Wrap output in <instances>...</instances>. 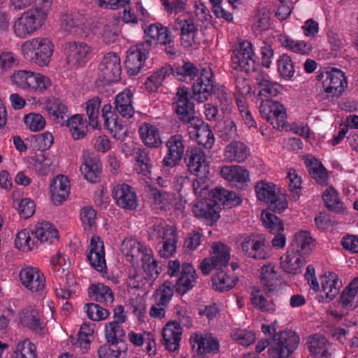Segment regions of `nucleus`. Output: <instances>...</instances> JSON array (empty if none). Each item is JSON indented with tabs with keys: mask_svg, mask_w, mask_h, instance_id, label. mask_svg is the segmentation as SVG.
<instances>
[{
	"mask_svg": "<svg viewBox=\"0 0 358 358\" xmlns=\"http://www.w3.org/2000/svg\"><path fill=\"white\" fill-rule=\"evenodd\" d=\"M176 99V112L179 120L189 124V133L194 134L198 144L206 148H211L215 142L213 133L208 124H205L201 119L195 116L194 105L189 101V88L179 87Z\"/></svg>",
	"mask_w": 358,
	"mask_h": 358,
	"instance_id": "f257e3e1",
	"label": "nucleus"
},
{
	"mask_svg": "<svg viewBox=\"0 0 358 358\" xmlns=\"http://www.w3.org/2000/svg\"><path fill=\"white\" fill-rule=\"evenodd\" d=\"M52 0H36L35 5L23 12L13 23V31L20 38H26L45 24L51 8Z\"/></svg>",
	"mask_w": 358,
	"mask_h": 358,
	"instance_id": "f03ea898",
	"label": "nucleus"
},
{
	"mask_svg": "<svg viewBox=\"0 0 358 358\" xmlns=\"http://www.w3.org/2000/svg\"><path fill=\"white\" fill-rule=\"evenodd\" d=\"M121 251L126 259L133 266L138 265L142 262L143 267L150 280H155L157 275V261L153 258V254L150 250L144 248L140 242L136 239H124L121 245Z\"/></svg>",
	"mask_w": 358,
	"mask_h": 358,
	"instance_id": "7ed1b4c3",
	"label": "nucleus"
},
{
	"mask_svg": "<svg viewBox=\"0 0 358 358\" xmlns=\"http://www.w3.org/2000/svg\"><path fill=\"white\" fill-rule=\"evenodd\" d=\"M277 324V321H275L271 324L275 334L268 349V355L269 358H289L297 348L299 337L291 330L275 333Z\"/></svg>",
	"mask_w": 358,
	"mask_h": 358,
	"instance_id": "20e7f679",
	"label": "nucleus"
},
{
	"mask_svg": "<svg viewBox=\"0 0 358 358\" xmlns=\"http://www.w3.org/2000/svg\"><path fill=\"white\" fill-rule=\"evenodd\" d=\"M24 57L40 66H48L53 52V45L47 38L37 37L22 45Z\"/></svg>",
	"mask_w": 358,
	"mask_h": 358,
	"instance_id": "39448f33",
	"label": "nucleus"
},
{
	"mask_svg": "<svg viewBox=\"0 0 358 358\" xmlns=\"http://www.w3.org/2000/svg\"><path fill=\"white\" fill-rule=\"evenodd\" d=\"M11 81L17 87L31 92H43L51 85L50 80L46 76L27 70L15 71Z\"/></svg>",
	"mask_w": 358,
	"mask_h": 358,
	"instance_id": "423d86ee",
	"label": "nucleus"
},
{
	"mask_svg": "<svg viewBox=\"0 0 358 358\" xmlns=\"http://www.w3.org/2000/svg\"><path fill=\"white\" fill-rule=\"evenodd\" d=\"M255 192L259 200L266 203L268 210L273 213H281L287 208V201L283 195H277L275 185L259 181L255 185Z\"/></svg>",
	"mask_w": 358,
	"mask_h": 358,
	"instance_id": "0eeeda50",
	"label": "nucleus"
},
{
	"mask_svg": "<svg viewBox=\"0 0 358 358\" xmlns=\"http://www.w3.org/2000/svg\"><path fill=\"white\" fill-rule=\"evenodd\" d=\"M98 80L103 85L120 80L121 65L120 57L114 52L104 55L98 68Z\"/></svg>",
	"mask_w": 358,
	"mask_h": 358,
	"instance_id": "6e6552de",
	"label": "nucleus"
},
{
	"mask_svg": "<svg viewBox=\"0 0 358 358\" xmlns=\"http://www.w3.org/2000/svg\"><path fill=\"white\" fill-rule=\"evenodd\" d=\"M259 112L262 117L269 122L274 129H280L285 126L286 110L280 102L269 99L262 101Z\"/></svg>",
	"mask_w": 358,
	"mask_h": 358,
	"instance_id": "1a4fd4ad",
	"label": "nucleus"
},
{
	"mask_svg": "<svg viewBox=\"0 0 358 358\" xmlns=\"http://www.w3.org/2000/svg\"><path fill=\"white\" fill-rule=\"evenodd\" d=\"M213 83L212 70L210 69H202L200 76L192 87V97L201 103L206 101L215 92V85ZM191 98L192 96L189 94V100Z\"/></svg>",
	"mask_w": 358,
	"mask_h": 358,
	"instance_id": "9d476101",
	"label": "nucleus"
},
{
	"mask_svg": "<svg viewBox=\"0 0 358 358\" xmlns=\"http://www.w3.org/2000/svg\"><path fill=\"white\" fill-rule=\"evenodd\" d=\"M185 160L191 173L196 176L206 177L209 173V166L204 151L199 147L188 148L185 152Z\"/></svg>",
	"mask_w": 358,
	"mask_h": 358,
	"instance_id": "9b49d317",
	"label": "nucleus"
},
{
	"mask_svg": "<svg viewBox=\"0 0 358 358\" xmlns=\"http://www.w3.org/2000/svg\"><path fill=\"white\" fill-rule=\"evenodd\" d=\"M232 56V68L234 70L248 73L255 70V61L251 43L244 41L234 52Z\"/></svg>",
	"mask_w": 358,
	"mask_h": 358,
	"instance_id": "f8f14e48",
	"label": "nucleus"
},
{
	"mask_svg": "<svg viewBox=\"0 0 358 358\" xmlns=\"http://www.w3.org/2000/svg\"><path fill=\"white\" fill-rule=\"evenodd\" d=\"M324 77L322 73L318 76ZM325 80L322 81V87L326 93L330 94L331 96H339L344 92L347 87V80L344 73L337 69H332L330 71L325 72Z\"/></svg>",
	"mask_w": 358,
	"mask_h": 358,
	"instance_id": "ddd939ff",
	"label": "nucleus"
},
{
	"mask_svg": "<svg viewBox=\"0 0 358 358\" xmlns=\"http://www.w3.org/2000/svg\"><path fill=\"white\" fill-rule=\"evenodd\" d=\"M22 284L32 292L43 291L45 287V278L43 273L36 267L28 266L20 272Z\"/></svg>",
	"mask_w": 358,
	"mask_h": 358,
	"instance_id": "4468645a",
	"label": "nucleus"
},
{
	"mask_svg": "<svg viewBox=\"0 0 358 358\" xmlns=\"http://www.w3.org/2000/svg\"><path fill=\"white\" fill-rule=\"evenodd\" d=\"M168 153L162 161L164 166L173 167L179 164L185 152L184 140L181 135L171 136L166 143Z\"/></svg>",
	"mask_w": 358,
	"mask_h": 358,
	"instance_id": "2eb2a0df",
	"label": "nucleus"
},
{
	"mask_svg": "<svg viewBox=\"0 0 358 358\" xmlns=\"http://www.w3.org/2000/svg\"><path fill=\"white\" fill-rule=\"evenodd\" d=\"M87 257L92 267L99 272L106 268L103 242L97 236H92Z\"/></svg>",
	"mask_w": 358,
	"mask_h": 358,
	"instance_id": "dca6fc26",
	"label": "nucleus"
},
{
	"mask_svg": "<svg viewBox=\"0 0 358 358\" xmlns=\"http://www.w3.org/2000/svg\"><path fill=\"white\" fill-rule=\"evenodd\" d=\"M113 196L117 206L124 209L134 210L137 206V196L133 187L127 184H118L113 189Z\"/></svg>",
	"mask_w": 358,
	"mask_h": 358,
	"instance_id": "f3484780",
	"label": "nucleus"
},
{
	"mask_svg": "<svg viewBox=\"0 0 358 358\" xmlns=\"http://www.w3.org/2000/svg\"><path fill=\"white\" fill-rule=\"evenodd\" d=\"M213 202L207 198L198 201L193 206L194 215L199 219L204 220L210 224H213L220 218V210L219 206L215 205Z\"/></svg>",
	"mask_w": 358,
	"mask_h": 358,
	"instance_id": "a211bd4d",
	"label": "nucleus"
},
{
	"mask_svg": "<svg viewBox=\"0 0 358 358\" xmlns=\"http://www.w3.org/2000/svg\"><path fill=\"white\" fill-rule=\"evenodd\" d=\"M149 52L148 49L141 44L128 50L125 66L129 74L135 76L140 72Z\"/></svg>",
	"mask_w": 358,
	"mask_h": 358,
	"instance_id": "6ab92c4d",
	"label": "nucleus"
},
{
	"mask_svg": "<svg viewBox=\"0 0 358 358\" xmlns=\"http://www.w3.org/2000/svg\"><path fill=\"white\" fill-rule=\"evenodd\" d=\"M66 50L67 62L72 66L83 65L89 59L90 48L86 43H69Z\"/></svg>",
	"mask_w": 358,
	"mask_h": 358,
	"instance_id": "aec40b11",
	"label": "nucleus"
},
{
	"mask_svg": "<svg viewBox=\"0 0 358 358\" xmlns=\"http://www.w3.org/2000/svg\"><path fill=\"white\" fill-rule=\"evenodd\" d=\"M70 192V182L67 177L58 175L54 178L50 186V196L55 205H60L65 201Z\"/></svg>",
	"mask_w": 358,
	"mask_h": 358,
	"instance_id": "412c9836",
	"label": "nucleus"
},
{
	"mask_svg": "<svg viewBox=\"0 0 358 358\" xmlns=\"http://www.w3.org/2000/svg\"><path fill=\"white\" fill-rule=\"evenodd\" d=\"M181 334V327L178 322H168L162 331V342L166 350L169 352H175L178 350Z\"/></svg>",
	"mask_w": 358,
	"mask_h": 358,
	"instance_id": "4be33fe9",
	"label": "nucleus"
},
{
	"mask_svg": "<svg viewBox=\"0 0 358 358\" xmlns=\"http://www.w3.org/2000/svg\"><path fill=\"white\" fill-rule=\"evenodd\" d=\"M309 352L315 358H329L331 355V345L322 334H314L307 341Z\"/></svg>",
	"mask_w": 358,
	"mask_h": 358,
	"instance_id": "5701e85b",
	"label": "nucleus"
},
{
	"mask_svg": "<svg viewBox=\"0 0 358 358\" xmlns=\"http://www.w3.org/2000/svg\"><path fill=\"white\" fill-rule=\"evenodd\" d=\"M151 168L150 160L145 157L144 159H138L137 160L134 169L138 173L142 174V183L144 185L145 190L150 192L154 199H157V189L155 187L157 182L156 179L150 176Z\"/></svg>",
	"mask_w": 358,
	"mask_h": 358,
	"instance_id": "b1692460",
	"label": "nucleus"
},
{
	"mask_svg": "<svg viewBox=\"0 0 358 358\" xmlns=\"http://www.w3.org/2000/svg\"><path fill=\"white\" fill-rule=\"evenodd\" d=\"M133 96L134 94L129 89H125L115 96V108L122 117L131 118L134 114Z\"/></svg>",
	"mask_w": 358,
	"mask_h": 358,
	"instance_id": "393cba45",
	"label": "nucleus"
},
{
	"mask_svg": "<svg viewBox=\"0 0 358 358\" xmlns=\"http://www.w3.org/2000/svg\"><path fill=\"white\" fill-rule=\"evenodd\" d=\"M180 29L181 44L185 48H190L195 42V35L198 31L192 19L179 17L176 20Z\"/></svg>",
	"mask_w": 358,
	"mask_h": 358,
	"instance_id": "a878e982",
	"label": "nucleus"
},
{
	"mask_svg": "<svg viewBox=\"0 0 358 358\" xmlns=\"http://www.w3.org/2000/svg\"><path fill=\"white\" fill-rule=\"evenodd\" d=\"M250 155V149L241 141H234L227 145L224 149V159L229 162H244Z\"/></svg>",
	"mask_w": 358,
	"mask_h": 358,
	"instance_id": "bb28decb",
	"label": "nucleus"
},
{
	"mask_svg": "<svg viewBox=\"0 0 358 358\" xmlns=\"http://www.w3.org/2000/svg\"><path fill=\"white\" fill-rule=\"evenodd\" d=\"M341 282L334 272H329L321 278L322 292L329 301L334 299L339 293Z\"/></svg>",
	"mask_w": 358,
	"mask_h": 358,
	"instance_id": "cd10ccee",
	"label": "nucleus"
},
{
	"mask_svg": "<svg viewBox=\"0 0 358 358\" xmlns=\"http://www.w3.org/2000/svg\"><path fill=\"white\" fill-rule=\"evenodd\" d=\"M31 235L37 241L41 243L49 242L52 243L58 238V231L53 225L48 222H42L36 226V229L31 231Z\"/></svg>",
	"mask_w": 358,
	"mask_h": 358,
	"instance_id": "c85d7f7f",
	"label": "nucleus"
},
{
	"mask_svg": "<svg viewBox=\"0 0 358 358\" xmlns=\"http://www.w3.org/2000/svg\"><path fill=\"white\" fill-rule=\"evenodd\" d=\"M84 177L90 182H96L101 172V163L96 157L87 156L80 166Z\"/></svg>",
	"mask_w": 358,
	"mask_h": 358,
	"instance_id": "c756f323",
	"label": "nucleus"
},
{
	"mask_svg": "<svg viewBox=\"0 0 358 358\" xmlns=\"http://www.w3.org/2000/svg\"><path fill=\"white\" fill-rule=\"evenodd\" d=\"M312 238L310 233L306 231H301L294 236V240L291 244L289 251L294 252L303 257L310 253Z\"/></svg>",
	"mask_w": 358,
	"mask_h": 358,
	"instance_id": "7c9ffc66",
	"label": "nucleus"
},
{
	"mask_svg": "<svg viewBox=\"0 0 358 358\" xmlns=\"http://www.w3.org/2000/svg\"><path fill=\"white\" fill-rule=\"evenodd\" d=\"M189 343L193 350L196 349L199 355L209 353L217 350L219 343L217 341L203 338L201 334H194L189 338Z\"/></svg>",
	"mask_w": 358,
	"mask_h": 358,
	"instance_id": "2f4dec72",
	"label": "nucleus"
},
{
	"mask_svg": "<svg viewBox=\"0 0 358 358\" xmlns=\"http://www.w3.org/2000/svg\"><path fill=\"white\" fill-rule=\"evenodd\" d=\"M71 136L74 140L83 138L88 131L86 120L80 114L72 115L66 121Z\"/></svg>",
	"mask_w": 358,
	"mask_h": 358,
	"instance_id": "473e14b6",
	"label": "nucleus"
},
{
	"mask_svg": "<svg viewBox=\"0 0 358 358\" xmlns=\"http://www.w3.org/2000/svg\"><path fill=\"white\" fill-rule=\"evenodd\" d=\"M176 227L174 226H167L164 228L163 248L159 251L162 257L168 258L171 257L176 250Z\"/></svg>",
	"mask_w": 358,
	"mask_h": 358,
	"instance_id": "72a5a7b5",
	"label": "nucleus"
},
{
	"mask_svg": "<svg viewBox=\"0 0 358 358\" xmlns=\"http://www.w3.org/2000/svg\"><path fill=\"white\" fill-rule=\"evenodd\" d=\"M128 337L130 342L136 346H141L144 343H146V352L149 355H155L156 354V343L154 335L151 332L145 331L143 334H141L130 331Z\"/></svg>",
	"mask_w": 358,
	"mask_h": 358,
	"instance_id": "f704fd0d",
	"label": "nucleus"
},
{
	"mask_svg": "<svg viewBox=\"0 0 358 358\" xmlns=\"http://www.w3.org/2000/svg\"><path fill=\"white\" fill-rule=\"evenodd\" d=\"M281 267L285 271L296 274L301 272V267L305 264L306 261L303 257L290 251H287V255L281 257Z\"/></svg>",
	"mask_w": 358,
	"mask_h": 358,
	"instance_id": "c9c22d12",
	"label": "nucleus"
},
{
	"mask_svg": "<svg viewBox=\"0 0 358 358\" xmlns=\"http://www.w3.org/2000/svg\"><path fill=\"white\" fill-rule=\"evenodd\" d=\"M305 164L313 179L318 184H326L329 176L327 169L319 160L315 158L310 159H307L305 160Z\"/></svg>",
	"mask_w": 358,
	"mask_h": 358,
	"instance_id": "e433bc0d",
	"label": "nucleus"
},
{
	"mask_svg": "<svg viewBox=\"0 0 358 358\" xmlns=\"http://www.w3.org/2000/svg\"><path fill=\"white\" fill-rule=\"evenodd\" d=\"M220 173L229 181L245 182L249 179V171L238 165L227 166L222 168Z\"/></svg>",
	"mask_w": 358,
	"mask_h": 358,
	"instance_id": "4c0bfd02",
	"label": "nucleus"
},
{
	"mask_svg": "<svg viewBox=\"0 0 358 358\" xmlns=\"http://www.w3.org/2000/svg\"><path fill=\"white\" fill-rule=\"evenodd\" d=\"M89 296L92 299L105 305L111 303L114 300L111 289L101 283L93 285L89 288Z\"/></svg>",
	"mask_w": 358,
	"mask_h": 358,
	"instance_id": "58836bf2",
	"label": "nucleus"
},
{
	"mask_svg": "<svg viewBox=\"0 0 358 358\" xmlns=\"http://www.w3.org/2000/svg\"><path fill=\"white\" fill-rule=\"evenodd\" d=\"M211 280L216 290L223 292L232 289L236 285L238 278L236 275L229 276L222 271L213 275Z\"/></svg>",
	"mask_w": 358,
	"mask_h": 358,
	"instance_id": "ea45409f",
	"label": "nucleus"
},
{
	"mask_svg": "<svg viewBox=\"0 0 358 358\" xmlns=\"http://www.w3.org/2000/svg\"><path fill=\"white\" fill-rule=\"evenodd\" d=\"M212 250L210 260L213 261V264L219 269L226 266L230 259V255L227 245L222 243H214Z\"/></svg>",
	"mask_w": 358,
	"mask_h": 358,
	"instance_id": "a19ab883",
	"label": "nucleus"
},
{
	"mask_svg": "<svg viewBox=\"0 0 358 358\" xmlns=\"http://www.w3.org/2000/svg\"><path fill=\"white\" fill-rule=\"evenodd\" d=\"M21 323L36 334L42 329L38 312L36 309L27 308L23 310L20 317Z\"/></svg>",
	"mask_w": 358,
	"mask_h": 358,
	"instance_id": "79ce46f5",
	"label": "nucleus"
},
{
	"mask_svg": "<svg viewBox=\"0 0 358 358\" xmlns=\"http://www.w3.org/2000/svg\"><path fill=\"white\" fill-rule=\"evenodd\" d=\"M101 99L94 96L86 102V113L89 120V124L93 128L99 127V108L101 106Z\"/></svg>",
	"mask_w": 358,
	"mask_h": 358,
	"instance_id": "37998d69",
	"label": "nucleus"
},
{
	"mask_svg": "<svg viewBox=\"0 0 358 358\" xmlns=\"http://www.w3.org/2000/svg\"><path fill=\"white\" fill-rule=\"evenodd\" d=\"M257 84L260 90L259 95L264 96H276L279 94L282 87L275 82H271L264 77L259 76L256 78Z\"/></svg>",
	"mask_w": 358,
	"mask_h": 358,
	"instance_id": "c03bdc74",
	"label": "nucleus"
},
{
	"mask_svg": "<svg viewBox=\"0 0 358 358\" xmlns=\"http://www.w3.org/2000/svg\"><path fill=\"white\" fill-rule=\"evenodd\" d=\"M278 275L275 271L274 266L269 264L262 267L260 282L266 287L268 292H273L277 287Z\"/></svg>",
	"mask_w": 358,
	"mask_h": 358,
	"instance_id": "a18cd8bd",
	"label": "nucleus"
},
{
	"mask_svg": "<svg viewBox=\"0 0 358 358\" xmlns=\"http://www.w3.org/2000/svg\"><path fill=\"white\" fill-rule=\"evenodd\" d=\"M252 304L262 312L274 311L275 306L272 299L268 300L259 289H254L250 294Z\"/></svg>",
	"mask_w": 358,
	"mask_h": 358,
	"instance_id": "49530a36",
	"label": "nucleus"
},
{
	"mask_svg": "<svg viewBox=\"0 0 358 358\" xmlns=\"http://www.w3.org/2000/svg\"><path fill=\"white\" fill-rule=\"evenodd\" d=\"M105 336L110 344H119L125 336V331L116 322H111L106 325Z\"/></svg>",
	"mask_w": 358,
	"mask_h": 358,
	"instance_id": "de8ad7c7",
	"label": "nucleus"
},
{
	"mask_svg": "<svg viewBox=\"0 0 358 358\" xmlns=\"http://www.w3.org/2000/svg\"><path fill=\"white\" fill-rule=\"evenodd\" d=\"M141 138L145 145L157 147V127L150 123L144 122L138 129Z\"/></svg>",
	"mask_w": 358,
	"mask_h": 358,
	"instance_id": "09e8293b",
	"label": "nucleus"
},
{
	"mask_svg": "<svg viewBox=\"0 0 358 358\" xmlns=\"http://www.w3.org/2000/svg\"><path fill=\"white\" fill-rule=\"evenodd\" d=\"M326 206L331 211L342 213L344 212L343 203L338 199V193L332 187L327 188L323 194Z\"/></svg>",
	"mask_w": 358,
	"mask_h": 358,
	"instance_id": "8fccbe9b",
	"label": "nucleus"
},
{
	"mask_svg": "<svg viewBox=\"0 0 358 358\" xmlns=\"http://www.w3.org/2000/svg\"><path fill=\"white\" fill-rule=\"evenodd\" d=\"M82 24L83 20L78 13L66 14L63 17L62 26L67 32L78 34Z\"/></svg>",
	"mask_w": 358,
	"mask_h": 358,
	"instance_id": "3c124183",
	"label": "nucleus"
},
{
	"mask_svg": "<svg viewBox=\"0 0 358 358\" xmlns=\"http://www.w3.org/2000/svg\"><path fill=\"white\" fill-rule=\"evenodd\" d=\"M46 110L49 115L53 117L57 122H59V120H64L68 113L67 106L62 101L58 99H53L48 103Z\"/></svg>",
	"mask_w": 358,
	"mask_h": 358,
	"instance_id": "603ef678",
	"label": "nucleus"
},
{
	"mask_svg": "<svg viewBox=\"0 0 358 358\" xmlns=\"http://www.w3.org/2000/svg\"><path fill=\"white\" fill-rule=\"evenodd\" d=\"M281 43L285 48L301 55H308L312 50L310 44L301 41H294L286 36L281 39Z\"/></svg>",
	"mask_w": 358,
	"mask_h": 358,
	"instance_id": "864d4df0",
	"label": "nucleus"
},
{
	"mask_svg": "<svg viewBox=\"0 0 358 358\" xmlns=\"http://www.w3.org/2000/svg\"><path fill=\"white\" fill-rule=\"evenodd\" d=\"M262 220L264 227L271 233L275 234V232H280L284 230L282 221L272 213L263 211Z\"/></svg>",
	"mask_w": 358,
	"mask_h": 358,
	"instance_id": "5fc2aeb1",
	"label": "nucleus"
},
{
	"mask_svg": "<svg viewBox=\"0 0 358 358\" xmlns=\"http://www.w3.org/2000/svg\"><path fill=\"white\" fill-rule=\"evenodd\" d=\"M36 348L29 339L19 342L15 348L16 358H37Z\"/></svg>",
	"mask_w": 358,
	"mask_h": 358,
	"instance_id": "6e6d98bb",
	"label": "nucleus"
},
{
	"mask_svg": "<svg viewBox=\"0 0 358 358\" xmlns=\"http://www.w3.org/2000/svg\"><path fill=\"white\" fill-rule=\"evenodd\" d=\"M176 76H180V80H185L188 78L189 80H194L196 76H200L199 69L190 62H183L182 65L178 66L175 69Z\"/></svg>",
	"mask_w": 358,
	"mask_h": 358,
	"instance_id": "4d7b16f0",
	"label": "nucleus"
},
{
	"mask_svg": "<svg viewBox=\"0 0 358 358\" xmlns=\"http://www.w3.org/2000/svg\"><path fill=\"white\" fill-rule=\"evenodd\" d=\"M30 234L31 231L28 229H24L17 234L15 240L16 248L22 250H31L34 248L35 241Z\"/></svg>",
	"mask_w": 358,
	"mask_h": 358,
	"instance_id": "13d9d810",
	"label": "nucleus"
},
{
	"mask_svg": "<svg viewBox=\"0 0 358 358\" xmlns=\"http://www.w3.org/2000/svg\"><path fill=\"white\" fill-rule=\"evenodd\" d=\"M278 67L280 75L285 79H289L294 73V68L291 57L284 54L278 60Z\"/></svg>",
	"mask_w": 358,
	"mask_h": 358,
	"instance_id": "bf43d9fd",
	"label": "nucleus"
},
{
	"mask_svg": "<svg viewBox=\"0 0 358 358\" xmlns=\"http://www.w3.org/2000/svg\"><path fill=\"white\" fill-rule=\"evenodd\" d=\"M85 310L87 317L93 321L105 320L109 315L108 310L94 303L86 304Z\"/></svg>",
	"mask_w": 358,
	"mask_h": 358,
	"instance_id": "052dcab7",
	"label": "nucleus"
},
{
	"mask_svg": "<svg viewBox=\"0 0 358 358\" xmlns=\"http://www.w3.org/2000/svg\"><path fill=\"white\" fill-rule=\"evenodd\" d=\"M25 125L32 131L42 130L45 126V118L39 113H29L24 116Z\"/></svg>",
	"mask_w": 358,
	"mask_h": 358,
	"instance_id": "680f3d73",
	"label": "nucleus"
},
{
	"mask_svg": "<svg viewBox=\"0 0 358 358\" xmlns=\"http://www.w3.org/2000/svg\"><path fill=\"white\" fill-rule=\"evenodd\" d=\"M51 262L52 266V269L56 274L55 277H59L63 280L64 276L61 275V274H63L68 271L70 262H66L65 256L61 253H57L55 257H53Z\"/></svg>",
	"mask_w": 358,
	"mask_h": 358,
	"instance_id": "e2e57ef3",
	"label": "nucleus"
},
{
	"mask_svg": "<svg viewBox=\"0 0 358 358\" xmlns=\"http://www.w3.org/2000/svg\"><path fill=\"white\" fill-rule=\"evenodd\" d=\"M129 306L133 314L140 322H143L146 314L145 301L142 297H135L130 299Z\"/></svg>",
	"mask_w": 358,
	"mask_h": 358,
	"instance_id": "0e129e2a",
	"label": "nucleus"
},
{
	"mask_svg": "<svg viewBox=\"0 0 358 358\" xmlns=\"http://www.w3.org/2000/svg\"><path fill=\"white\" fill-rule=\"evenodd\" d=\"M13 205L17 209L20 216L25 219L31 217L34 213L35 206L29 199L24 198L20 201H15Z\"/></svg>",
	"mask_w": 358,
	"mask_h": 358,
	"instance_id": "69168bd1",
	"label": "nucleus"
},
{
	"mask_svg": "<svg viewBox=\"0 0 358 358\" xmlns=\"http://www.w3.org/2000/svg\"><path fill=\"white\" fill-rule=\"evenodd\" d=\"M219 132L220 137L224 141L234 139L238 136L236 124L232 120L225 121L224 122V127Z\"/></svg>",
	"mask_w": 358,
	"mask_h": 358,
	"instance_id": "338daca9",
	"label": "nucleus"
},
{
	"mask_svg": "<svg viewBox=\"0 0 358 358\" xmlns=\"http://www.w3.org/2000/svg\"><path fill=\"white\" fill-rule=\"evenodd\" d=\"M197 278H192L187 276H180L176 283V292L179 294L183 295L189 290L192 289Z\"/></svg>",
	"mask_w": 358,
	"mask_h": 358,
	"instance_id": "774afa93",
	"label": "nucleus"
}]
</instances>
